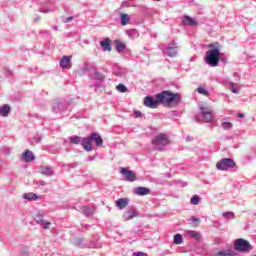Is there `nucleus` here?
<instances>
[{
    "label": "nucleus",
    "mask_w": 256,
    "mask_h": 256,
    "mask_svg": "<svg viewBox=\"0 0 256 256\" xmlns=\"http://www.w3.org/2000/svg\"><path fill=\"white\" fill-rule=\"evenodd\" d=\"M145 107L149 109H157L159 104L165 105L166 107H171L172 105L177 106L181 103V94L173 93L170 91H162L153 96H146L143 101Z\"/></svg>",
    "instance_id": "f257e3e1"
},
{
    "label": "nucleus",
    "mask_w": 256,
    "mask_h": 256,
    "mask_svg": "<svg viewBox=\"0 0 256 256\" xmlns=\"http://www.w3.org/2000/svg\"><path fill=\"white\" fill-rule=\"evenodd\" d=\"M220 59L221 55L218 48L206 51L204 61L209 67H217Z\"/></svg>",
    "instance_id": "f03ea898"
},
{
    "label": "nucleus",
    "mask_w": 256,
    "mask_h": 256,
    "mask_svg": "<svg viewBox=\"0 0 256 256\" xmlns=\"http://www.w3.org/2000/svg\"><path fill=\"white\" fill-rule=\"evenodd\" d=\"M171 143L165 134H158L152 140V147L155 151H165V147Z\"/></svg>",
    "instance_id": "7ed1b4c3"
},
{
    "label": "nucleus",
    "mask_w": 256,
    "mask_h": 256,
    "mask_svg": "<svg viewBox=\"0 0 256 256\" xmlns=\"http://www.w3.org/2000/svg\"><path fill=\"white\" fill-rule=\"evenodd\" d=\"M234 249L235 251H239L240 253H249V251L253 249V246H251V243H249V241L243 238H238L234 242Z\"/></svg>",
    "instance_id": "20e7f679"
},
{
    "label": "nucleus",
    "mask_w": 256,
    "mask_h": 256,
    "mask_svg": "<svg viewBox=\"0 0 256 256\" xmlns=\"http://www.w3.org/2000/svg\"><path fill=\"white\" fill-rule=\"evenodd\" d=\"M237 164L234 159L231 158H222L220 161L216 163V169L219 171H229V169H233Z\"/></svg>",
    "instance_id": "39448f33"
},
{
    "label": "nucleus",
    "mask_w": 256,
    "mask_h": 256,
    "mask_svg": "<svg viewBox=\"0 0 256 256\" xmlns=\"http://www.w3.org/2000/svg\"><path fill=\"white\" fill-rule=\"evenodd\" d=\"M120 173L121 175H123L124 180L128 181L129 183H133V181H137V174H135V172L127 168H121Z\"/></svg>",
    "instance_id": "423d86ee"
},
{
    "label": "nucleus",
    "mask_w": 256,
    "mask_h": 256,
    "mask_svg": "<svg viewBox=\"0 0 256 256\" xmlns=\"http://www.w3.org/2000/svg\"><path fill=\"white\" fill-rule=\"evenodd\" d=\"M200 113L205 123H211V121H213V111H211V108L200 106Z\"/></svg>",
    "instance_id": "0eeeda50"
},
{
    "label": "nucleus",
    "mask_w": 256,
    "mask_h": 256,
    "mask_svg": "<svg viewBox=\"0 0 256 256\" xmlns=\"http://www.w3.org/2000/svg\"><path fill=\"white\" fill-rule=\"evenodd\" d=\"M52 111L56 115H61L67 111V103L65 102H54L52 106Z\"/></svg>",
    "instance_id": "6e6552de"
},
{
    "label": "nucleus",
    "mask_w": 256,
    "mask_h": 256,
    "mask_svg": "<svg viewBox=\"0 0 256 256\" xmlns=\"http://www.w3.org/2000/svg\"><path fill=\"white\" fill-rule=\"evenodd\" d=\"M34 220L38 225H41L43 229H49V225H51V222L43 220V213L41 212L34 217Z\"/></svg>",
    "instance_id": "1a4fd4ad"
},
{
    "label": "nucleus",
    "mask_w": 256,
    "mask_h": 256,
    "mask_svg": "<svg viewBox=\"0 0 256 256\" xmlns=\"http://www.w3.org/2000/svg\"><path fill=\"white\" fill-rule=\"evenodd\" d=\"M172 46H167L163 52L168 55V57H177V43L173 42Z\"/></svg>",
    "instance_id": "9d476101"
},
{
    "label": "nucleus",
    "mask_w": 256,
    "mask_h": 256,
    "mask_svg": "<svg viewBox=\"0 0 256 256\" xmlns=\"http://www.w3.org/2000/svg\"><path fill=\"white\" fill-rule=\"evenodd\" d=\"M72 56H63L59 62L62 69H71Z\"/></svg>",
    "instance_id": "9b49d317"
},
{
    "label": "nucleus",
    "mask_w": 256,
    "mask_h": 256,
    "mask_svg": "<svg viewBox=\"0 0 256 256\" xmlns=\"http://www.w3.org/2000/svg\"><path fill=\"white\" fill-rule=\"evenodd\" d=\"M182 21L184 25H188L189 27H197L199 25V22L191 16H183Z\"/></svg>",
    "instance_id": "f8f14e48"
},
{
    "label": "nucleus",
    "mask_w": 256,
    "mask_h": 256,
    "mask_svg": "<svg viewBox=\"0 0 256 256\" xmlns=\"http://www.w3.org/2000/svg\"><path fill=\"white\" fill-rule=\"evenodd\" d=\"M135 195H139L140 197H143L145 195H149L151 193V189L147 187H136L134 188Z\"/></svg>",
    "instance_id": "ddd939ff"
},
{
    "label": "nucleus",
    "mask_w": 256,
    "mask_h": 256,
    "mask_svg": "<svg viewBox=\"0 0 256 256\" xmlns=\"http://www.w3.org/2000/svg\"><path fill=\"white\" fill-rule=\"evenodd\" d=\"M90 139L96 143L97 147H103V138H101L99 133H91Z\"/></svg>",
    "instance_id": "4468645a"
},
{
    "label": "nucleus",
    "mask_w": 256,
    "mask_h": 256,
    "mask_svg": "<svg viewBox=\"0 0 256 256\" xmlns=\"http://www.w3.org/2000/svg\"><path fill=\"white\" fill-rule=\"evenodd\" d=\"M92 139H91V136L87 137V138H84L82 140V147L85 151H93V146L91 145L92 143Z\"/></svg>",
    "instance_id": "2eb2a0df"
},
{
    "label": "nucleus",
    "mask_w": 256,
    "mask_h": 256,
    "mask_svg": "<svg viewBox=\"0 0 256 256\" xmlns=\"http://www.w3.org/2000/svg\"><path fill=\"white\" fill-rule=\"evenodd\" d=\"M81 211L83 215H85V217H92V215L95 214V206H92V207L83 206L81 207Z\"/></svg>",
    "instance_id": "dca6fc26"
},
{
    "label": "nucleus",
    "mask_w": 256,
    "mask_h": 256,
    "mask_svg": "<svg viewBox=\"0 0 256 256\" xmlns=\"http://www.w3.org/2000/svg\"><path fill=\"white\" fill-rule=\"evenodd\" d=\"M123 217L126 221L131 220L134 217H137V210H135V208H130L124 213Z\"/></svg>",
    "instance_id": "f3484780"
},
{
    "label": "nucleus",
    "mask_w": 256,
    "mask_h": 256,
    "mask_svg": "<svg viewBox=\"0 0 256 256\" xmlns=\"http://www.w3.org/2000/svg\"><path fill=\"white\" fill-rule=\"evenodd\" d=\"M130 22H131V15L120 13V23L123 27H125V25H129Z\"/></svg>",
    "instance_id": "a211bd4d"
},
{
    "label": "nucleus",
    "mask_w": 256,
    "mask_h": 256,
    "mask_svg": "<svg viewBox=\"0 0 256 256\" xmlns=\"http://www.w3.org/2000/svg\"><path fill=\"white\" fill-rule=\"evenodd\" d=\"M9 113H11V106H9L8 104L0 106L1 117H9Z\"/></svg>",
    "instance_id": "6ab92c4d"
},
{
    "label": "nucleus",
    "mask_w": 256,
    "mask_h": 256,
    "mask_svg": "<svg viewBox=\"0 0 256 256\" xmlns=\"http://www.w3.org/2000/svg\"><path fill=\"white\" fill-rule=\"evenodd\" d=\"M129 205V198H120L116 201V207L118 209H125Z\"/></svg>",
    "instance_id": "aec40b11"
},
{
    "label": "nucleus",
    "mask_w": 256,
    "mask_h": 256,
    "mask_svg": "<svg viewBox=\"0 0 256 256\" xmlns=\"http://www.w3.org/2000/svg\"><path fill=\"white\" fill-rule=\"evenodd\" d=\"M24 161L26 163H31V161H34L35 159V154L31 150H26L23 154Z\"/></svg>",
    "instance_id": "412c9836"
},
{
    "label": "nucleus",
    "mask_w": 256,
    "mask_h": 256,
    "mask_svg": "<svg viewBox=\"0 0 256 256\" xmlns=\"http://www.w3.org/2000/svg\"><path fill=\"white\" fill-rule=\"evenodd\" d=\"M100 46L102 47L103 51H111V39L106 38L104 41H101Z\"/></svg>",
    "instance_id": "4be33fe9"
},
{
    "label": "nucleus",
    "mask_w": 256,
    "mask_h": 256,
    "mask_svg": "<svg viewBox=\"0 0 256 256\" xmlns=\"http://www.w3.org/2000/svg\"><path fill=\"white\" fill-rule=\"evenodd\" d=\"M40 173H41L42 175H45L46 177H51V176H53V170H52L51 167H49V166L42 167V168L40 169Z\"/></svg>",
    "instance_id": "5701e85b"
},
{
    "label": "nucleus",
    "mask_w": 256,
    "mask_h": 256,
    "mask_svg": "<svg viewBox=\"0 0 256 256\" xmlns=\"http://www.w3.org/2000/svg\"><path fill=\"white\" fill-rule=\"evenodd\" d=\"M213 256H239V254L233 253L231 250H223V251L217 252Z\"/></svg>",
    "instance_id": "b1692460"
},
{
    "label": "nucleus",
    "mask_w": 256,
    "mask_h": 256,
    "mask_svg": "<svg viewBox=\"0 0 256 256\" xmlns=\"http://www.w3.org/2000/svg\"><path fill=\"white\" fill-rule=\"evenodd\" d=\"M23 199H27V201H37L39 199V196L37 194L30 192V193H25L23 195Z\"/></svg>",
    "instance_id": "393cba45"
},
{
    "label": "nucleus",
    "mask_w": 256,
    "mask_h": 256,
    "mask_svg": "<svg viewBox=\"0 0 256 256\" xmlns=\"http://www.w3.org/2000/svg\"><path fill=\"white\" fill-rule=\"evenodd\" d=\"M187 235H189V237H191L192 239H195L196 241L201 240V234L195 230H189L187 232Z\"/></svg>",
    "instance_id": "a878e982"
},
{
    "label": "nucleus",
    "mask_w": 256,
    "mask_h": 256,
    "mask_svg": "<svg viewBox=\"0 0 256 256\" xmlns=\"http://www.w3.org/2000/svg\"><path fill=\"white\" fill-rule=\"evenodd\" d=\"M126 35H128L130 39H137V37H139V32L135 29H129L126 30Z\"/></svg>",
    "instance_id": "bb28decb"
},
{
    "label": "nucleus",
    "mask_w": 256,
    "mask_h": 256,
    "mask_svg": "<svg viewBox=\"0 0 256 256\" xmlns=\"http://www.w3.org/2000/svg\"><path fill=\"white\" fill-rule=\"evenodd\" d=\"M230 91L232 93H235L236 95H239V84L235 82H229Z\"/></svg>",
    "instance_id": "cd10ccee"
},
{
    "label": "nucleus",
    "mask_w": 256,
    "mask_h": 256,
    "mask_svg": "<svg viewBox=\"0 0 256 256\" xmlns=\"http://www.w3.org/2000/svg\"><path fill=\"white\" fill-rule=\"evenodd\" d=\"M42 140H43V136L37 134L30 139V145H37Z\"/></svg>",
    "instance_id": "c85d7f7f"
},
{
    "label": "nucleus",
    "mask_w": 256,
    "mask_h": 256,
    "mask_svg": "<svg viewBox=\"0 0 256 256\" xmlns=\"http://www.w3.org/2000/svg\"><path fill=\"white\" fill-rule=\"evenodd\" d=\"M70 143L73 145H79L81 143V137L79 136H73L69 138Z\"/></svg>",
    "instance_id": "c756f323"
},
{
    "label": "nucleus",
    "mask_w": 256,
    "mask_h": 256,
    "mask_svg": "<svg viewBox=\"0 0 256 256\" xmlns=\"http://www.w3.org/2000/svg\"><path fill=\"white\" fill-rule=\"evenodd\" d=\"M181 243H183V236H181V234H175L174 235V244L181 245Z\"/></svg>",
    "instance_id": "7c9ffc66"
},
{
    "label": "nucleus",
    "mask_w": 256,
    "mask_h": 256,
    "mask_svg": "<svg viewBox=\"0 0 256 256\" xmlns=\"http://www.w3.org/2000/svg\"><path fill=\"white\" fill-rule=\"evenodd\" d=\"M222 129H224L225 131H229V129H233V123L231 122H223L221 124Z\"/></svg>",
    "instance_id": "2f4dec72"
},
{
    "label": "nucleus",
    "mask_w": 256,
    "mask_h": 256,
    "mask_svg": "<svg viewBox=\"0 0 256 256\" xmlns=\"http://www.w3.org/2000/svg\"><path fill=\"white\" fill-rule=\"evenodd\" d=\"M74 245H76V247H85V244H83V238H75Z\"/></svg>",
    "instance_id": "473e14b6"
},
{
    "label": "nucleus",
    "mask_w": 256,
    "mask_h": 256,
    "mask_svg": "<svg viewBox=\"0 0 256 256\" xmlns=\"http://www.w3.org/2000/svg\"><path fill=\"white\" fill-rule=\"evenodd\" d=\"M200 201H201V198H199L197 195H194V196L191 198L190 203H191L192 205H199Z\"/></svg>",
    "instance_id": "72a5a7b5"
},
{
    "label": "nucleus",
    "mask_w": 256,
    "mask_h": 256,
    "mask_svg": "<svg viewBox=\"0 0 256 256\" xmlns=\"http://www.w3.org/2000/svg\"><path fill=\"white\" fill-rule=\"evenodd\" d=\"M126 48H127V47L125 46L124 43H118V44L116 45V51H117L118 53H121L122 51H125Z\"/></svg>",
    "instance_id": "f704fd0d"
},
{
    "label": "nucleus",
    "mask_w": 256,
    "mask_h": 256,
    "mask_svg": "<svg viewBox=\"0 0 256 256\" xmlns=\"http://www.w3.org/2000/svg\"><path fill=\"white\" fill-rule=\"evenodd\" d=\"M197 93H200V95H205L206 97L209 96V91H207L203 87H198L197 88Z\"/></svg>",
    "instance_id": "c9c22d12"
},
{
    "label": "nucleus",
    "mask_w": 256,
    "mask_h": 256,
    "mask_svg": "<svg viewBox=\"0 0 256 256\" xmlns=\"http://www.w3.org/2000/svg\"><path fill=\"white\" fill-rule=\"evenodd\" d=\"M116 89L117 91H119V93H127V88L123 84H119L118 86H116Z\"/></svg>",
    "instance_id": "e433bc0d"
},
{
    "label": "nucleus",
    "mask_w": 256,
    "mask_h": 256,
    "mask_svg": "<svg viewBox=\"0 0 256 256\" xmlns=\"http://www.w3.org/2000/svg\"><path fill=\"white\" fill-rule=\"evenodd\" d=\"M222 217H225L226 219H235V214L233 212H224Z\"/></svg>",
    "instance_id": "4c0bfd02"
},
{
    "label": "nucleus",
    "mask_w": 256,
    "mask_h": 256,
    "mask_svg": "<svg viewBox=\"0 0 256 256\" xmlns=\"http://www.w3.org/2000/svg\"><path fill=\"white\" fill-rule=\"evenodd\" d=\"M190 220L192 221L193 225H195V227H197V225H199V223H201V220H199V218H196L194 216H191Z\"/></svg>",
    "instance_id": "58836bf2"
},
{
    "label": "nucleus",
    "mask_w": 256,
    "mask_h": 256,
    "mask_svg": "<svg viewBox=\"0 0 256 256\" xmlns=\"http://www.w3.org/2000/svg\"><path fill=\"white\" fill-rule=\"evenodd\" d=\"M55 11L53 8H50V7H43L41 8V13H51Z\"/></svg>",
    "instance_id": "ea45409f"
},
{
    "label": "nucleus",
    "mask_w": 256,
    "mask_h": 256,
    "mask_svg": "<svg viewBox=\"0 0 256 256\" xmlns=\"http://www.w3.org/2000/svg\"><path fill=\"white\" fill-rule=\"evenodd\" d=\"M115 74L118 75V77H123L125 75V70H118Z\"/></svg>",
    "instance_id": "a19ab883"
},
{
    "label": "nucleus",
    "mask_w": 256,
    "mask_h": 256,
    "mask_svg": "<svg viewBox=\"0 0 256 256\" xmlns=\"http://www.w3.org/2000/svg\"><path fill=\"white\" fill-rule=\"evenodd\" d=\"M5 74L8 76L13 75V71L9 70V68H4Z\"/></svg>",
    "instance_id": "79ce46f5"
},
{
    "label": "nucleus",
    "mask_w": 256,
    "mask_h": 256,
    "mask_svg": "<svg viewBox=\"0 0 256 256\" xmlns=\"http://www.w3.org/2000/svg\"><path fill=\"white\" fill-rule=\"evenodd\" d=\"M71 21H73V16H70V17L65 18L63 22H64V23H69V22H71Z\"/></svg>",
    "instance_id": "37998d69"
},
{
    "label": "nucleus",
    "mask_w": 256,
    "mask_h": 256,
    "mask_svg": "<svg viewBox=\"0 0 256 256\" xmlns=\"http://www.w3.org/2000/svg\"><path fill=\"white\" fill-rule=\"evenodd\" d=\"M134 115H135L136 118L141 117V111L135 110V111H134Z\"/></svg>",
    "instance_id": "c03bdc74"
},
{
    "label": "nucleus",
    "mask_w": 256,
    "mask_h": 256,
    "mask_svg": "<svg viewBox=\"0 0 256 256\" xmlns=\"http://www.w3.org/2000/svg\"><path fill=\"white\" fill-rule=\"evenodd\" d=\"M134 256H147V254H145L144 252H137L134 253Z\"/></svg>",
    "instance_id": "a18cd8bd"
},
{
    "label": "nucleus",
    "mask_w": 256,
    "mask_h": 256,
    "mask_svg": "<svg viewBox=\"0 0 256 256\" xmlns=\"http://www.w3.org/2000/svg\"><path fill=\"white\" fill-rule=\"evenodd\" d=\"M237 117H238L239 119H243V118L245 117V114H243V113H238V114H237Z\"/></svg>",
    "instance_id": "49530a36"
},
{
    "label": "nucleus",
    "mask_w": 256,
    "mask_h": 256,
    "mask_svg": "<svg viewBox=\"0 0 256 256\" xmlns=\"http://www.w3.org/2000/svg\"><path fill=\"white\" fill-rule=\"evenodd\" d=\"M208 49H215V45L209 44V45H208Z\"/></svg>",
    "instance_id": "de8ad7c7"
},
{
    "label": "nucleus",
    "mask_w": 256,
    "mask_h": 256,
    "mask_svg": "<svg viewBox=\"0 0 256 256\" xmlns=\"http://www.w3.org/2000/svg\"><path fill=\"white\" fill-rule=\"evenodd\" d=\"M40 185L44 186V185H45V182L41 181V182H40Z\"/></svg>",
    "instance_id": "09e8293b"
},
{
    "label": "nucleus",
    "mask_w": 256,
    "mask_h": 256,
    "mask_svg": "<svg viewBox=\"0 0 256 256\" xmlns=\"http://www.w3.org/2000/svg\"><path fill=\"white\" fill-rule=\"evenodd\" d=\"M57 29H59V27H57V26H54V30H55V31H57Z\"/></svg>",
    "instance_id": "8fccbe9b"
},
{
    "label": "nucleus",
    "mask_w": 256,
    "mask_h": 256,
    "mask_svg": "<svg viewBox=\"0 0 256 256\" xmlns=\"http://www.w3.org/2000/svg\"><path fill=\"white\" fill-rule=\"evenodd\" d=\"M95 87H99V84H95Z\"/></svg>",
    "instance_id": "3c124183"
},
{
    "label": "nucleus",
    "mask_w": 256,
    "mask_h": 256,
    "mask_svg": "<svg viewBox=\"0 0 256 256\" xmlns=\"http://www.w3.org/2000/svg\"><path fill=\"white\" fill-rule=\"evenodd\" d=\"M89 161H93V158H89Z\"/></svg>",
    "instance_id": "603ef678"
}]
</instances>
